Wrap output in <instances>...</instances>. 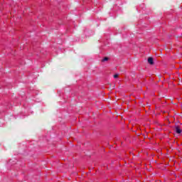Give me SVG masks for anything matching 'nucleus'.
<instances>
[{
    "label": "nucleus",
    "mask_w": 182,
    "mask_h": 182,
    "mask_svg": "<svg viewBox=\"0 0 182 182\" xmlns=\"http://www.w3.org/2000/svg\"><path fill=\"white\" fill-rule=\"evenodd\" d=\"M117 77H119V74H114V78L117 79Z\"/></svg>",
    "instance_id": "4"
},
{
    "label": "nucleus",
    "mask_w": 182,
    "mask_h": 182,
    "mask_svg": "<svg viewBox=\"0 0 182 182\" xmlns=\"http://www.w3.org/2000/svg\"><path fill=\"white\" fill-rule=\"evenodd\" d=\"M148 63H149V65H154V60L152 57L148 58Z\"/></svg>",
    "instance_id": "1"
},
{
    "label": "nucleus",
    "mask_w": 182,
    "mask_h": 182,
    "mask_svg": "<svg viewBox=\"0 0 182 182\" xmlns=\"http://www.w3.org/2000/svg\"><path fill=\"white\" fill-rule=\"evenodd\" d=\"M175 132L178 134H181V129H180V127L177 126L175 128Z\"/></svg>",
    "instance_id": "2"
},
{
    "label": "nucleus",
    "mask_w": 182,
    "mask_h": 182,
    "mask_svg": "<svg viewBox=\"0 0 182 182\" xmlns=\"http://www.w3.org/2000/svg\"><path fill=\"white\" fill-rule=\"evenodd\" d=\"M107 60H109V58H108V57H105V58L102 60V62H107Z\"/></svg>",
    "instance_id": "3"
}]
</instances>
